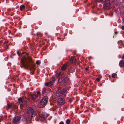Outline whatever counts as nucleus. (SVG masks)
<instances>
[{
	"mask_svg": "<svg viewBox=\"0 0 124 124\" xmlns=\"http://www.w3.org/2000/svg\"><path fill=\"white\" fill-rule=\"evenodd\" d=\"M22 55L23 56L22 59V63L23 65L25 67L28 68L31 67H33L32 60L31 59L29 56H25L24 54Z\"/></svg>",
	"mask_w": 124,
	"mask_h": 124,
	"instance_id": "1",
	"label": "nucleus"
},
{
	"mask_svg": "<svg viewBox=\"0 0 124 124\" xmlns=\"http://www.w3.org/2000/svg\"><path fill=\"white\" fill-rule=\"evenodd\" d=\"M25 99V98L23 97H20L18 99V101L21 108L23 106V105L25 104L26 102Z\"/></svg>",
	"mask_w": 124,
	"mask_h": 124,
	"instance_id": "2",
	"label": "nucleus"
},
{
	"mask_svg": "<svg viewBox=\"0 0 124 124\" xmlns=\"http://www.w3.org/2000/svg\"><path fill=\"white\" fill-rule=\"evenodd\" d=\"M27 112L28 114L32 115H36V114L35 113L34 110L31 108H28L27 110Z\"/></svg>",
	"mask_w": 124,
	"mask_h": 124,
	"instance_id": "3",
	"label": "nucleus"
},
{
	"mask_svg": "<svg viewBox=\"0 0 124 124\" xmlns=\"http://www.w3.org/2000/svg\"><path fill=\"white\" fill-rule=\"evenodd\" d=\"M57 101L59 104L62 105L65 103V100L63 98H60L58 99Z\"/></svg>",
	"mask_w": 124,
	"mask_h": 124,
	"instance_id": "4",
	"label": "nucleus"
},
{
	"mask_svg": "<svg viewBox=\"0 0 124 124\" xmlns=\"http://www.w3.org/2000/svg\"><path fill=\"white\" fill-rule=\"evenodd\" d=\"M47 102V99L46 98H44L40 101V104L42 105H44L46 104Z\"/></svg>",
	"mask_w": 124,
	"mask_h": 124,
	"instance_id": "5",
	"label": "nucleus"
},
{
	"mask_svg": "<svg viewBox=\"0 0 124 124\" xmlns=\"http://www.w3.org/2000/svg\"><path fill=\"white\" fill-rule=\"evenodd\" d=\"M21 119V117L20 116H18L15 117L13 119V122L14 123H16L18 122Z\"/></svg>",
	"mask_w": 124,
	"mask_h": 124,
	"instance_id": "6",
	"label": "nucleus"
},
{
	"mask_svg": "<svg viewBox=\"0 0 124 124\" xmlns=\"http://www.w3.org/2000/svg\"><path fill=\"white\" fill-rule=\"evenodd\" d=\"M119 65L121 68L124 67V60H121L119 63Z\"/></svg>",
	"mask_w": 124,
	"mask_h": 124,
	"instance_id": "7",
	"label": "nucleus"
},
{
	"mask_svg": "<svg viewBox=\"0 0 124 124\" xmlns=\"http://www.w3.org/2000/svg\"><path fill=\"white\" fill-rule=\"evenodd\" d=\"M52 84V81H51L48 82L46 83L45 84V85L47 86H50Z\"/></svg>",
	"mask_w": 124,
	"mask_h": 124,
	"instance_id": "8",
	"label": "nucleus"
},
{
	"mask_svg": "<svg viewBox=\"0 0 124 124\" xmlns=\"http://www.w3.org/2000/svg\"><path fill=\"white\" fill-rule=\"evenodd\" d=\"M67 92V90L65 89H63L61 91V92L62 93V94H63L65 96L66 95V93Z\"/></svg>",
	"mask_w": 124,
	"mask_h": 124,
	"instance_id": "9",
	"label": "nucleus"
},
{
	"mask_svg": "<svg viewBox=\"0 0 124 124\" xmlns=\"http://www.w3.org/2000/svg\"><path fill=\"white\" fill-rule=\"evenodd\" d=\"M68 64H64L62 67H61V69L62 70H65L68 66Z\"/></svg>",
	"mask_w": 124,
	"mask_h": 124,
	"instance_id": "10",
	"label": "nucleus"
},
{
	"mask_svg": "<svg viewBox=\"0 0 124 124\" xmlns=\"http://www.w3.org/2000/svg\"><path fill=\"white\" fill-rule=\"evenodd\" d=\"M76 61V59L75 57H72L70 60V62L71 63H73Z\"/></svg>",
	"mask_w": 124,
	"mask_h": 124,
	"instance_id": "11",
	"label": "nucleus"
},
{
	"mask_svg": "<svg viewBox=\"0 0 124 124\" xmlns=\"http://www.w3.org/2000/svg\"><path fill=\"white\" fill-rule=\"evenodd\" d=\"M56 94V95L58 97H59L61 96L62 95V93L61 92V91L58 90L57 91Z\"/></svg>",
	"mask_w": 124,
	"mask_h": 124,
	"instance_id": "12",
	"label": "nucleus"
},
{
	"mask_svg": "<svg viewBox=\"0 0 124 124\" xmlns=\"http://www.w3.org/2000/svg\"><path fill=\"white\" fill-rule=\"evenodd\" d=\"M45 119V117L44 116L42 115L39 116V119L41 121H43Z\"/></svg>",
	"mask_w": 124,
	"mask_h": 124,
	"instance_id": "13",
	"label": "nucleus"
},
{
	"mask_svg": "<svg viewBox=\"0 0 124 124\" xmlns=\"http://www.w3.org/2000/svg\"><path fill=\"white\" fill-rule=\"evenodd\" d=\"M65 78L64 77H63L61 78H59L58 80V82L59 83H60L62 81L64 80Z\"/></svg>",
	"mask_w": 124,
	"mask_h": 124,
	"instance_id": "14",
	"label": "nucleus"
},
{
	"mask_svg": "<svg viewBox=\"0 0 124 124\" xmlns=\"http://www.w3.org/2000/svg\"><path fill=\"white\" fill-rule=\"evenodd\" d=\"M37 97V95L36 94H34L31 96V99L32 100H34Z\"/></svg>",
	"mask_w": 124,
	"mask_h": 124,
	"instance_id": "15",
	"label": "nucleus"
},
{
	"mask_svg": "<svg viewBox=\"0 0 124 124\" xmlns=\"http://www.w3.org/2000/svg\"><path fill=\"white\" fill-rule=\"evenodd\" d=\"M3 46L4 48L6 49L7 48L8 46V45L7 42H5L4 43Z\"/></svg>",
	"mask_w": 124,
	"mask_h": 124,
	"instance_id": "16",
	"label": "nucleus"
},
{
	"mask_svg": "<svg viewBox=\"0 0 124 124\" xmlns=\"http://www.w3.org/2000/svg\"><path fill=\"white\" fill-rule=\"evenodd\" d=\"M25 6L23 5H21L20 7V8L21 10H22L24 9L25 8Z\"/></svg>",
	"mask_w": 124,
	"mask_h": 124,
	"instance_id": "17",
	"label": "nucleus"
},
{
	"mask_svg": "<svg viewBox=\"0 0 124 124\" xmlns=\"http://www.w3.org/2000/svg\"><path fill=\"white\" fill-rule=\"evenodd\" d=\"M112 76L113 78H115L116 77V74L113 73L112 74Z\"/></svg>",
	"mask_w": 124,
	"mask_h": 124,
	"instance_id": "18",
	"label": "nucleus"
},
{
	"mask_svg": "<svg viewBox=\"0 0 124 124\" xmlns=\"http://www.w3.org/2000/svg\"><path fill=\"white\" fill-rule=\"evenodd\" d=\"M70 122V121L69 119H67L66 121V123L67 124H69Z\"/></svg>",
	"mask_w": 124,
	"mask_h": 124,
	"instance_id": "19",
	"label": "nucleus"
},
{
	"mask_svg": "<svg viewBox=\"0 0 124 124\" xmlns=\"http://www.w3.org/2000/svg\"><path fill=\"white\" fill-rule=\"evenodd\" d=\"M36 64L37 65H39L40 64V62L39 60L36 61Z\"/></svg>",
	"mask_w": 124,
	"mask_h": 124,
	"instance_id": "20",
	"label": "nucleus"
},
{
	"mask_svg": "<svg viewBox=\"0 0 124 124\" xmlns=\"http://www.w3.org/2000/svg\"><path fill=\"white\" fill-rule=\"evenodd\" d=\"M7 107L8 108H9L11 107V105L10 104H7Z\"/></svg>",
	"mask_w": 124,
	"mask_h": 124,
	"instance_id": "21",
	"label": "nucleus"
},
{
	"mask_svg": "<svg viewBox=\"0 0 124 124\" xmlns=\"http://www.w3.org/2000/svg\"><path fill=\"white\" fill-rule=\"evenodd\" d=\"M96 80L98 81H99L100 80V79L99 78H96Z\"/></svg>",
	"mask_w": 124,
	"mask_h": 124,
	"instance_id": "22",
	"label": "nucleus"
},
{
	"mask_svg": "<svg viewBox=\"0 0 124 124\" xmlns=\"http://www.w3.org/2000/svg\"><path fill=\"white\" fill-rule=\"evenodd\" d=\"M59 124H64V123L62 121L59 123Z\"/></svg>",
	"mask_w": 124,
	"mask_h": 124,
	"instance_id": "23",
	"label": "nucleus"
},
{
	"mask_svg": "<svg viewBox=\"0 0 124 124\" xmlns=\"http://www.w3.org/2000/svg\"><path fill=\"white\" fill-rule=\"evenodd\" d=\"M41 34V33H40L39 32L38 33H37V36H38L39 35H40Z\"/></svg>",
	"mask_w": 124,
	"mask_h": 124,
	"instance_id": "24",
	"label": "nucleus"
},
{
	"mask_svg": "<svg viewBox=\"0 0 124 124\" xmlns=\"http://www.w3.org/2000/svg\"><path fill=\"white\" fill-rule=\"evenodd\" d=\"M123 56L122 57V58L123 59H124V54H123Z\"/></svg>",
	"mask_w": 124,
	"mask_h": 124,
	"instance_id": "25",
	"label": "nucleus"
},
{
	"mask_svg": "<svg viewBox=\"0 0 124 124\" xmlns=\"http://www.w3.org/2000/svg\"><path fill=\"white\" fill-rule=\"evenodd\" d=\"M121 29L123 30L124 29V26H123L122 27Z\"/></svg>",
	"mask_w": 124,
	"mask_h": 124,
	"instance_id": "26",
	"label": "nucleus"
},
{
	"mask_svg": "<svg viewBox=\"0 0 124 124\" xmlns=\"http://www.w3.org/2000/svg\"><path fill=\"white\" fill-rule=\"evenodd\" d=\"M17 53L18 55H20V54L19 53V52H17Z\"/></svg>",
	"mask_w": 124,
	"mask_h": 124,
	"instance_id": "27",
	"label": "nucleus"
},
{
	"mask_svg": "<svg viewBox=\"0 0 124 124\" xmlns=\"http://www.w3.org/2000/svg\"><path fill=\"white\" fill-rule=\"evenodd\" d=\"M37 94H39L40 93V92H37Z\"/></svg>",
	"mask_w": 124,
	"mask_h": 124,
	"instance_id": "28",
	"label": "nucleus"
},
{
	"mask_svg": "<svg viewBox=\"0 0 124 124\" xmlns=\"http://www.w3.org/2000/svg\"><path fill=\"white\" fill-rule=\"evenodd\" d=\"M123 16L124 17V11L123 14Z\"/></svg>",
	"mask_w": 124,
	"mask_h": 124,
	"instance_id": "29",
	"label": "nucleus"
},
{
	"mask_svg": "<svg viewBox=\"0 0 124 124\" xmlns=\"http://www.w3.org/2000/svg\"><path fill=\"white\" fill-rule=\"evenodd\" d=\"M86 70H88V68H86Z\"/></svg>",
	"mask_w": 124,
	"mask_h": 124,
	"instance_id": "30",
	"label": "nucleus"
},
{
	"mask_svg": "<svg viewBox=\"0 0 124 124\" xmlns=\"http://www.w3.org/2000/svg\"><path fill=\"white\" fill-rule=\"evenodd\" d=\"M33 115H31V117H33Z\"/></svg>",
	"mask_w": 124,
	"mask_h": 124,
	"instance_id": "31",
	"label": "nucleus"
},
{
	"mask_svg": "<svg viewBox=\"0 0 124 124\" xmlns=\"http://www.w3.org/2000/svg\"><path fill=\"white\" fill-rule=\"evenodd\" d=\"M117 0H113V1H116Z\"/></svg>",
	"mask_w": 124,
	"mask_h": 124,
	"instance_id": "32",
	"label": "nucleus"
},
{
	"mask_svg": "<svg viewBox=\"0 0 124 124\" xmlns=\"http://www.w3.org/2000/svg\"><path fill=\"white\" fill-rule=\"evenodd\" d=\"M60 75V74H59L58 75Z\"/></svg>",
	"mask_w": 124,
	"mask_h": 124,
	"instance_id": "33",
	"label": "nucleus"
}]
</instances>
